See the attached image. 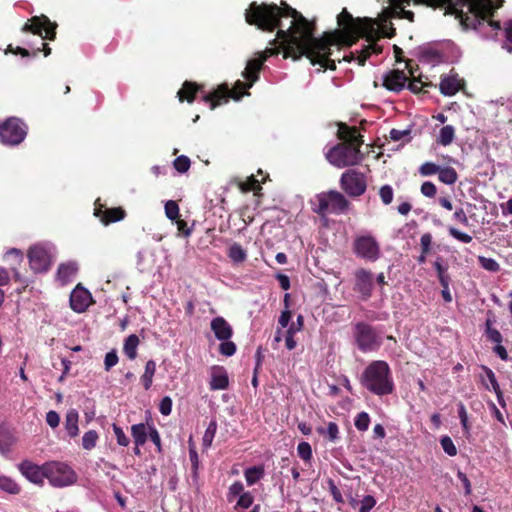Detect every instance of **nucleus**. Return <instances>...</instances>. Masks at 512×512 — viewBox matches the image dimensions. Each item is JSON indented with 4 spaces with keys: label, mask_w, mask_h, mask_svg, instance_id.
<instances>
[{
    "label": "nucleus",
    "mask_w": 512,
    "mask_h": 512,
    "mask_svg": "<svg viewBox=\"0 0 512 512\" xmlns=\"http://www.w3.org/2000/svg\"><path fill=\"white\" fill-rule=\"evenodd\" d=\"M245 21L265 32L277 29L276 38L270 42L274 47L266 48L259 58L265 61L280 53L283 49L285 59L299 60L307 57L312 65H320L324 70H335V59H331L333 37L317 38L315 23L307 20L299 11L285 1L275 3L252 2L245 11Z\"/></svg>",
    "instance_id": "1"
},
{
    "label": "nucleus",
    "mask_w": 512,
    "mask_h": 512,
    "mask_svg": "<svg viewBox=\"0 0 512 512\" xmlns=\"http://www.w3.org/2000/svg\"><path fill=\"white\" fill-rule=\"evenodd\" d=\"M361 385L371 393L384 396L394 391V382L387 362L383 360L372 361L360 377Z\"/></svg>",
    "instance_id": "2"
},
{
    "label": "nucleus",
    "mask_w": 512,
    "mask_h": 512,
    "mask_svg": "<svg viewBox=\"0 0 512 512\" xmlns=\"http://www.w3.org/2000/svg\"><path fill=\"white\" fill-rule=\"evenodd\" d=\"M369 21L370 20L367 18H354L351 13L346 9H343L337 17L338 25L341 27L340 33H325L321 38L333 37V39H335V43L331 46L338 45V43L341 42L346 46L351 47L360 37L365 35L368 27L364 24Z\"/></svg>",
    "instance_id": "3"
},
{
    "label": "nucleus",
    "mask_w": 512,
    "mask_h": 512,
    "mask_svg": "<svg viewBox=\"0 0 512 512\" xmlns=\"http://www.w3.org/2000/svg\"><path fill=\"white\" fill-rule=\"evenodd\" d=\"M253 86L251 82H243L237 80L234 86L230 89L228 84H220L216 89L210 93L202 96V101L209 104L210 109L214 110L216 107L225 104L229 99L236 101L240 100L244 95H249L247 92Z\"/></svg>",
    "instance_id": "4"
},
{
    "label": "nucleus",
    "mask_w": 512,
    "mask_h": 512,
    "mask_svg": "<svg viewBox=\"0 0 512 512\" xmlns=\"http://www.w3.org/2000/svg\"><path fill=\"white\" fill-rule=\"evenodd\" d=\"M326 158L338 168L356 165L362 159L359 142L356 143V147L349 143H338L329 149Z\"/></svg>",
    "instance_id": "5"
},
{
    "label": "nucleus",
    "mask_w": 512,
    "mask_h": 512,
    "mask_svg": "<svg viewBox=\"0 0 512 512\" xmlns=\"http://www.w3.org/2000/svg\"><path fill=\"white\" fill-rule=\"evenodd\" d=\"M353 335L357 348L363 353L377 351L382 345V339L376 329L368 323H356Z\"/></svg>",
    "instance_id": "6"
},
{
    "label": "nucleus",
    "mask_w": 512,
    "mask_h": 512,
    "mask_svg": "<svg viewBox=\"0 0 512 512\" xmlns=\"http://www.w3.org/2000/svg\"><path fill=\"white\" fill-rule=\"evenodd\" d=\"M316 199L318 204L314 208V212L318 215H325L326 213L339 214L345 212L350 206V202L345 196L336 190L321 193L317 195Z\"/></svg>",
    "instance_id": "7"
},
{
    "label": "nucleus",
    "mask_w": 512,
    "mask_h": 512,
    "mask_svg": "<svg viewBox=\"0 0 512 512\" xmlns=\"http://www.w3.org/2000/svg\"><path fill=\"white\" fill-rule=\"evenodd\" d=\"M45 471L49 483L54 487H65L77 481V474L66 463L51 461L45 463Z\"/></svg>",
    "instance_id": "8"
},
{
    "label": "nucleus",
    "mask_w": 512,
    "mask_h": 512,
    "mask_svg": "<svg viewBox=\"0 0 512 512\" xmlns=\"http://www.w3.org/2000/svg\"><path fill=\"white\" fill-rule=\"evenodd\" d=\"M26 135L27 126L19 118L10 117L0 123V142L4 145H19Z\"/></svg>",
    "instance_id": "9"
},
{
    "label": "nucleus",
    "mask_w": 512,
    "mask_h": 512,
    "mask_svg": "<svg viewBox=\"0 0 512 512\" xmlns=\"http://www.w3.org/2000/svg\"><path fill=\"white\" fill-rule=\"evenodd\" d=\"M29 266L34 273H46L53 264L51 248L44 244H35L28 249Z\"/></svg>",
    "instance_id": "10"
},
{
    "label": "nucleus",
    "mask_w": 512,
    "mask_h": 512,
    "mask_svg": "<svg viewBox=\"0 0 512 512\" xmlns=\"http://www.w3.org/2000/svg\"><path fill=\"white\" fill-rule=\"evenodd\" d=\"M340 187L348 196L359 197L367 189L366 177L358 170L348 169L341 175Z\"/></svg>",
    "instance_id": "11"
},
{
    "label": "nucleus",
    "mask_w": 512,
    "mask_h": 512,
    "mask_svg": "<svg viewBox=\"0 0 512 512\" xmlns=\"http://www.w3.org/2000/svg\"><path fill=\"white\" fill-rule=\"evenodd\" d=\"M353 252L366 261L375 262L379 259L380 245L372 235L357 236L353 241Z\"/></svg>",
    "instance_id": "12"
},
{
    "label": "nucleus",
    "mask_w": 512,
    "mask_h": 512,
    "mask_svg": "<svg viewBox=\"0 0 512 512\" xmlns=\"http://www.w3.org/2000/svg\"><path fill=\"white\" fill-rule=\"evenodd\" d=\"M56 28V23L51 22L47 16L41 15L29 19L23 26L22 31L38 35L43 40H54L56 38Z\"/></svg>",
    "instance_id": "13"
},
{
    "label": "nucleus",
    "mask_w": 512,
    "mask_h": 512,
    "mask_svg": "<svg viewBox=\"0 0 512 512\" xmlns=\"http://www.w3.org/2000/svg\"><path fill=\"white\" fill-rule=\"evenodd\" d=\"M354 276V291L359 293L363 300H368L372 296L374 287V278L372 272L365 268H359L355 271Z\"/></svg>",
    "instance_id": "14"
},
{
    "label": "nucleus",
    "mask_w": 512,
    "mask_h": 512,
    "mask_svg": "<svg viewBox=\"0 0 512 512\" xmlns=\"http://www.w3.org/2000/svg\"><path fill=\"white\" fill-rule=\"evenodd\" d=\"M94 215L99 218L105 226L123 220L127 213L122 207L107 208L100 203V199L95 202Z\"/></svg>",
    "instance_id": "15"
},
{
    "label": "nucleus",
    "mask_w": 512,
    "mask_h": 512,
    "mask_svg": "<svg viewBox=\"0 0 512 512\" xmlns=\"http://www.w3.org/2000/svg\"><path fill=\"white\" fill-rule=\"evenodd\" d=\"M412 0H388L390 6L386 9V14L389 18L407 19L410 22L414 21V13L410 10H405V5H410ZM416 4H425L427 6L437 8L438 6L430 5L423 0H414Z\"/></svg>",
    "instance_id": "16"
},
{
    "label": "nucleus",
    "mask_w": 512,
    "mask_h": 512,
    "mask_svg": "<svg viewBox=\"0 0 512 512\" xmlns=\"http://www.w3.org/2000/svg\"><path fill=\"white\" fill-rule=\"evenodd\" d=\"M94 303L91 293L78 284L70 295V307L74 312L83 313Z\"/></svg>",
    "instance_id": "17"
},
{
    "label": "nucleus",
    "mask_w": 512,
    "mask_h": 512,
    "mask_svg": "<svg viewBox=\"0 0 512 512\" xmlns=\"http://www.w3.org/2000/svg\"><path fill=\"white\" fill-rule=\"evenodd\" d=\"M18 469L26 479L34 484L42 485L44 479H47L45 464L39 466L30 460H24L18 465Z\"/></svg>",
    "instance_id": "18"
},
{
    "label": "nucleus",
    "mask_w": 512,
    "mask_h": 512,
    "mask_svg": "<svg viewBox=\"0 0 512 512\" xmlns=\"http://www.w3.org/2000/svg\"><path fill=\"white\" fill-rule=\"evenodd\" d=\"M337 137L342 140L341 143H349L356 147V143L359 142V148L363 144V136L360 134L359 129L356 126H349L346 123H338Z\"/></svg>",
    "instance_id": "19"
},
{
    "label": "nucleus",
    "mask_w": 512,
    "mask_h": 512,
    "mask_svg": "<svg viewBox=\"0 0 512 512\" xmlns=\"http://www.w3.org/2000/svg\"><path fill=\"white\" fill-rule=\"evenodd\" d=\"M408 78L401 70H392L383 78V86L393 92H400L404 89Z\"/></svg>",
    "instance_id": "20"
},
{
    "label": "nucleus",
    "mask_w": 512,
    "mask_h": 512,
    "mask_svg": "<svg viewBox=\"0 0 512 512\" xmlns=\"http://www.w3.org/2000/svg\"><path fill=\"white\" fill-rule=\"evenodd\" d=\"M210 327L215 337L220 341L229 340L233 335L232 326L221 316L213 318Z\"/></svg>",
    "instance_id": "21"
},
{
    "label": "nucleus",
    "mask_w": 512,
    "mask_h": 512,
    "mask_svg": "<svg viewBox=\"0 0 512 512\" xmlns=\"http://www.w3.org/2000/svg\"><path fill=\"white\" fill-rule=\"evenodd\" d=\"M203 91V86L192 81H184L182 84V87L177 92V98L178 100L183 103L184 101H187L188 103H193L196 99V95L199 92Z\"/></svg>",
    "instance_id": "22"
},
{
    "label": "nucleus",
    "mask_w": 512,
    "mask_h": 512,
    "mask_svg": "<svg viewBox=\"0 0 512 512\" xmlns=\"http://www.w3.org/2000/svg\"><path fill=\"white\" fill-rule=\"evenodd\" d=\"M229 385V378L227 371L223 366H213L211 369V390H224Z\"/></svg>",
    "instance_id": "23"
},
{
    "label": "nucleus",
    "mask_w": 512,
    "mask_h": 512,
    "mask_svg": "<svg viewBox=\"0 0 512 512\" xmlns=\"http://www.w3.org/2000/svg\"><path fill=\"white\" fill-rule=\"evenodd\" d=\"M265 58H254L247 62L246 68L243 71V77L251 83H255L259 79L260 71L264 65Z\"/></svg>",
    "instance_id": "24"
},
{
    "label": "nucleus",
    "mask_w": 512,
    "mask_h": 512,
    "mask_svg": "<svg viewBox=\"0 0 512 512\" xmlns=\"http://www.w3.org/2000/svg\"><path fill=\"white\" fill-rule=\"evenodd\" d=\"M440 92L445 96H453L461 89V81L456 76H448L441 79Z\"/></svg>",
    "instance_id": "25"
},
{
    "label": "nucleus",
    "mask_w": 512,
    "mask_h": 512,
    "mask_svg": "<svg viewBox=\"0 0 512 512\" xmlns=\"http://www.w3.org/2000/svg\"><path fill=\"white\" fill-rule=\"evenodd\" d=\"M304 326V317L300 314L297 316L296 322H293L286 330L285 345L288 350H293L297 343L294 339V335L297 331L302 330Z\"/></svg>",
    "instance_id": "26"
},
{
    "label": "nucleus",
    "mask_w": 512,
    "mask_h": 512,
    "mask_svg": "<svg viewBox=\"0 0 512 512\" xmlns=\"http://www.w3.org/2000/svg\"><path fill=\"white\" fill-rule=\"evenodd\" d=\"M78 421V412L75 409L69 410L65 417V429L71 438L76 437L79 433Z\"/></svg>",
    "instance_id": "27"
},
{
    "label": "nucleus",
    "mask_w": 512,
    "mask_h": 512,
    "mask_svg": "<svg viewBox=\"0 0 512 512\" xmlns=\"http://www.w3.org/2000/svg\"><path fill=\"white\" fill-rule=\"evenodd\" d=\"M139 343L140 340L135 334H131L125 339L123 351L130 360H134L137 357V347Z\"/></svg>",
    "instance_id": "28"
},
{
    "label": "nucleus",
    "mask_w": 512,
    "mask_h": 512,
    "mask_svg": "<svg viewBox=\"0 0 512 512\" xmlns=\"http://www.w3.org/2000/svg\"><path fill=\"white\" fill-rule=\"evenodd\" d=\"M156 372V363L154 360H148L145 364V370L140 380L145 390H149L153 383V377Z\"/></svg>",
    "instance_id": "29"
},
{
    "label": "nucleus",
    "mask_w": 512,
    "mask_h": 512,
    "mask_svg": "<svg viewBox=\"0 0 512 512\" xmlns=\"http://www.w3.org/2000/svg\"><path fill=\"white\" fill-rule=\"evenodd\" d=\"M131 435L136 446H143L148 437L145 424L139 423L131 426Z\"/></svg>",
    "instance_id": "30"
},
{
    "label": "nucleus",
    "mask_w": 512,
    "mask_h": 512,
    "mask_svg": "<svg viewBox=\"0 0 512 512\" xmlns=\"http://www.w3.org/2000/svg\"><path fill=\"white\" fill-rule=\"evenodd\" d=\"M316 431L330 442H336L339 439V427L335 422H329L327 427H317Z\"/></svg>",
    "instance_id": "31"
},
{
    "label": "nucleus",
    "mask_w": 512,
    "mask_h": 512,
    "mask_svg": "<svg viewBox=\"0 0 512 512\" xmlns=\"http://www.w3.org/2000/svg\"><path fill=\"white\" fill-rule=\"evenodd\" d=\"M405 62H406V68L409 70V73H410V75L412 76V79H411V80H410V82L408 83L407 88H408L411 92H413V93L417 94V93H419V92L422 90V88L425 86V83H423V82H422V80H421L420 78L415 77V75H414V67H413V65H412L413 60L408 59V60H406Z\"/></svg>",
    "instance_id": "32"
},
{
    "label": "nucleus",
    "mask_w": 512,
    "mask_h": 512,
    "mask_svg": "<svg viewBox=\"0 0 512 512\" xmlns=\"http://www.w3.org/2000/svg\"><path fill=\"white\" fill-rule=\"evenodd\" d=\"M76 272L77 267L74 263H62L58 267L57 276L59 280L66 283L76 274Z\"/></svg>",
    "instance_id": "33"
},
{
    "label": "nucleus",
    "mask_w": 512,
    "mask_h": 512,
    "mask_svg": "<svg viewBox=\"0 0 512 512\" xmlns=\"http://www.w3.org/2000/svg\"><path fill=\"white\" fill-rule=\"evenodd\" d=\"M433 267L437 273L439 283L451 282V277L448 274V265L445 263L442 257H437V259L433 263Z\"/></svg>",
    "instance_id": "34"
},
{
    "label": "nucleus",
    "mask_w": 512,
    "mask_h": 512,
    "mask_svg": "<svg viewBox=\"0 0 512 512\" xmlns=\"http://www.w3.org/2000/svg\"><path fill=\"white\" fill-rule=\"evenodd\" d=\"M227 255L234 263H242L247 259L246 251L236 242L229 247Z\"/></svg>",
    "instance_id": "35"
},
{
    "label": "nucleus",
    "mask_w": 512,
    "mask_h": 512,
    "mask_svg": "<svg viewBox=\"0 0 512 512\" xmlns=\"http://www.w3.org/2000/svg\"><path fill=\"white\" fill-rule=\"evenodd\" d=\"M0 489L12 495H17L21 492V487L15 480L8 476H0Z\"/></svg>",
    "instance_id": "36"
},
{
    "label": "nucleus",
    "mask_w": 512,
    "mask_h": 512,
    "mask_svg": "<svg viewBox=\"0 0 512 512\" xmlns=\"http://www.w3.org/2000/svg\"><path fill=\"white\" fill-rule=\"evenodd\" d=\"M455 137V129L452 125H446L441 128L437 137V143L442 146L450 145Z\"/></svg>",
    "instance_id": "37"
},
{
    "label": "nucleus",
    "mask_w": 512,
    "mask_h": 512,
    "mask_svg": "<svg viewBox=\"0 0 512 512\" xmlns=\"http://www.w3.org/2000/svg\"><path fill=\"white\" fill-rule=\"evenodd\" d=\"M245 479L248 485H254L257 483L264 475L263 466H253L247 468L244 472Z\"/></svg>",
    "instance_id": "38"
},
{
    "label": "nucleus",
    "mask_w": 512,
    "mask_h": 512,
    "mask_svg": "<svg viewBox=\"0 0 512 512\" xmlns=\"http://www.w3.org/2000/svg\"><path fill=\"white\" fill-rule=\"evenodd\" d=\"M438 178L442 183H445L447 185H453L458 179V174L456 170L452 167H440L438 172Z\"/></svg>",
    "instance_id": "39"
},
{
    "label": "nucleus",
    "mask_w": 512,
    "mask_h": 512,
    "mask_svg": "<svg viewBox=\"0 0 512 512\" xmlns=\"http://www.w3.org/2000/svg\"><path fill=\"white\" fill-rule=\"evenodd\" d=\"M239 188L242 192H258L262 189L260 182L255 178L254 175L247 177V179L243 182H240Z\"/></svg>",
    "instance_id": "40"
},
{
    "label": "nucleus",
    "mask_w": 512,
    "mask_h": 512,
    "mask_svg": "<svg viewBox=\"0 0 512 512\" xmlns=\"http://www.w3.org/2000/svg\"><path fill=\"white\" fill-rule=\"evenodd\" d=\"M216 431H217V422L215 420H212L208 427L206 428L205 432H204V435H203V447L208 449L212 442H213V439L215 437V434H216Z\"/></svg>",
    "instance_id": "41"
},
{
    "label": "nucleus",
    "mask_w": 512,
    "mask_h": 512,
    "mask_svg": "<svg viewBox=\"0 0 512 512\" xmlns=\"http://www.w3.org/2000/svg\"><path fill=\"white\" fill-rule=\"evenodd\" d=\"M99 436L95 430H89L82 437V446L85 450H92L97 443Z\"/></svg>",
    "instance_id": "42"
},
{
    "label": "nucleus",
    "mask_w": 512,
    "mask_h": 512,
    "mask_svg": "<svg viewBox=\"0 0 512 512\" xmlns=\"http://www.w3.org/2000/svg\"><path fill=\"white\" fill-rule=\"evenodd\" d=\"M485 325H486L485 333H486L487 339L496 344H500L503 340V337L497 329L492 328V320L487 319Z\"/></svg>",
    "instance_id": "43"
},
{
    "label": "nucleus",
    "mask_w": 512,
    "mask_h": 512,
    "mask_svg": "<svg viewBox=\"0 0 512 512\" xmlns=\"http://www.w3.org/2000/svg\"><path fill=\"white\" fill-rule=\"evenodd\" d=\"M370 416L367 412H360L356 415L354 425L358 431L364 432L369 428Z\"/></svg>",
    "instance_id": "44"
},
{
    "label": "nucleus",
    "mask_w": 512,
    "mask_h": 512,
    "mask_svg": "<svg viewBox=\"0 0 512 512\" xmlns=\"http://www.w3.org/2000/svg\"><path fill=\"white\" fill-rule=\"evenodd\" d=\"M478 262H479L480 266L487 271L498 272L500 270L499 263L493 258L479 256Z\"/></svg>",
    "instance_id": "45"
},
{
    "label": "nucleus",
    "mask_w": 512,
    "mask_h": 512,
    "mask_svg": "<svg viewBox=\"0 0 512 512\" xmlns=\"http://www.w3.org/2000/svg\"><path fill=\"white\" fill-rule=\"evenodd\" d=\"M379 196L384 205H389L393 201L394 191L393 188L386 184L380 187Z\"/></svg>",
    "instance_id": "46"
},
{
    "label": "nucleus",
    "mask_w": 512,
    "mask_h": 512,
    "mask_svg": "<svg viewBox=\"0 0 512 512\" xmlns=\"http://www.w3.org/2000/svg\"><path fill=\"white\" fill-rule=\"evenodd\" d=\"M190 165H191L190 159L185 155L178 156L173 161V166L179 173L187 172L190 168Z\"/></svg>",
    "instance_id": "47"
},
{
    "label": "nucleus",
    "mask_w": 512,
    "mask_h": 512,
    "mask_svg": "<svg viewBox=\"0 0 512 512\" xmlns=\"http://www.w3.org/2000/svg\"><path fill=\"white\" fill-rule=\"evenodd\" d=\"M237 347L236 344L232 341L225 340L221 341L219 345V353L223 356L230 357L236 353Z\"/></svg>",
    "instance_id": "48"
},
{
    "label": "nucleus",
    "mask_w": 512,
    "mask_h": 512,
    "mask_svg": "<svg viewBox=\"0 0 512 512\" xmlns=\"http://www.w3.org/2000/svg\"><path fill=\"white\" fill-rule=\"evenodd\" d=\"M440 444L444 452L449 456L457 455V448L449 436H443L440 440Z\"/></svg>",
    "instance_id": "49"
},
{
    "label": "nucleus",
    "mask_w": 512,
    "mask_h": 512,
    "mask_svg": "<svg viewBox=\"0 0 512 512\" xmlns=\"http://www.w3.org/2000/svg\"><path fill=\"white\" fill-rule=\"evenodd\" d=\"M165 214L170 220H176L179 218V206L177 202L169 200L165 204Z\"/></svg>",
    "instance_id": "50"
},
{
    "label": "nucleus",
    "mask_w": 512,
    "mask_h": 512,
    "mask_svg": "<svg viewBox=\"0 0 512 512\" xmlns=\"http://www.w3.org/2000/svg\"><path fill=\"white\" fill-rule=\"evenodd\" d=\"M298 456L304 461H309L312 458L311 445L308 442H301L297 446Z\"/></svg>",
    "instance_id": "51"
},
{
    "label": "nucleus",
    "mask_w": 512,
    "mask_h": 512,
    "mask_svg": "<svg viewBox=\"0 0 512 512\" xmlns=\"http://www.w3.org/2000/svg\"><path fill=\"white\" fill-rule=\"evenodd\" d=\"M244 493V486L242 482L235 481L233 484L230 485L227 493V499L228 501H232L233 498L240 496Z\"/></svg>",
    "instance_id": "52"
},
{
    "label": "nucleus",
    "mask_w": 512,
    "mask_h": 512,
    "mask_svg": "<svg viewBox=\"0 0 512 512\" xmlns=\"http://www.w3.org/2000/svg\"><path fill=\"white\" fill-rule=\"evenodd\" d=\"M253 501V495L250 492H244L242 495L239 496L235 509H248L253 504Z\"/></svg>",
    "instance_id": "53"
},
{
    "label": "nucleus",
    "mask_w": 512,
    "mask_h": 512,
    "mask_svg": "<svg viewBox=\"0 0 512 512\" xmlns=\"http://www.w3.org/2000/svg\"><path fill=\"white\" fill-rule=\"evenodd\" d=\"M448 233L451 237L454 239L462 242V243H470L472 241V237L464 232H461L460 230L456 229L455 227H449Z\"/></svg>",
    "instance_id": "54"
},
{
    "label": "nucleus",
    "mask_w": 512,
    "mask_h": 512,
    "mask_svg": "<svg viewBox=\"0 0 512 512\" xmlns=\"http://www.w3.org/2000/svg\"><path fill=\"white\" fill-rule=\"evenodd\" d=\"M119 361L116 350H112L106 353L104 358V369L105 371H110Z\"/></svg>",
    "instance_id": "55"
},
{
    "label": "nucleus",
    "mask_w": 512,
    "mask_h": 512,
    "mask_svg": "<svg viewBox=\"0 0 512 512\" xmlns=\"http://www.w3.org/2000/svg\"><path fill=\"white\" fill-rule=\"evenodd\" d=\"M113 432L115 434L118 445L124 446V447L129 445L130 440L126 436V434L124 433L123 429L120 426L113 424Z\"/></svg>",
    "instance_id": "56"
},
{
    "label": "nucleus",
    "mask_w": 512,
    "mask_h": 512,
    "mask_svg": "<svg viewBox=\"0 0 512 512\" xmlns=\"http://www.w3.org/2000/svg\"><path fill=\"white\" fill-rule=\"evenodd\" d=\"M439 169L440 167L435 163L425 162L420 166L419 172L422 176H430L438 173Z\"/></svg>",
    "instance_id": "57"
},
{
    "label": "nucleus",
    "mask_w": 512,
    "mask_h": 512,
    "mask_svg": "<svg viewBox=\"0 0 512 512\" xmlns=\"http://www.w3.org/2000/svg\"><path fill=\"white\" fill-rule=\"evenodd\" d=\"M376 505V500L372 495H366L361 501L359 512H370Z\"/></svg>",
    "instance_id": "58"
},
{
    "label": "nucleus",
    "mask_w": 512,
    "mask_h": 512,
    "mask_svg": "<svg viewBox=\"0 0 512 512\" xmlns=\"http://www.w3.org/2000/svg\"><path fill=\"white\" fill-rule=\"evenodd\" d=\"M159 411L162 415L168 416L172 411V399L169 396H165L161 399L159 404Z\"/></svg>",
    "instance_id": "59"
},
{
    "label": "nucleus",
    "mask_w": 512,
    "mask_h": 512,
    "mask_svg": "<svg viewBox=\"0 0 512 512\" xmlns=\"http://www.w3.org/2000/svg\"><path fill=\"white\" fill-rule=\"evenodd\" d=\"M458 416L460 418V422H461V425L463 427V430L465 432H469V424H468V416H467V411H466V408L464 406L463 403H460L459 404V407H458Z\"/></svg>",
    "instance_id": "60"
},
{
    "label": "nucleus",
    "mask_w": 512,
    "mask_h": 512,
    "mask_svg": "<svg viewBox=\"0 0 512 512\" xmlns=\"http://www.w3.org/2000/svg\"><path fill=\"white\" fill-rule=\"evenodd\" d=\"M421 193L429 198H432L437 193V188L434 183L426 181L421 185Z\"/></svg>",
    "instance_id": "61"
},
{
    "label": "nucleus",
    "mask_w": 512,
    "mask_h": 512,
    "mask_svg": "<svg viewBox=\"0 0 512 512\" xmlns=\"http://www.w3.org/2000/svg\"><path fill=\"white\" fill-rule=\"evenodd\" d=\"M505 38L504 48L508 52H512V20H510L505 27Z\"/></svg>",
    "instance_id": "62"
},
{
    "label": "nucleus",
    "mask_w": 512,
    "mask_h": 512,
    "mask_svg": "<svg viewBox=\"0 0 512 512\" xmlns=\"http://www.w3.org/2000/svg\"><path fill=\"white\" fill-rule=\"evenodd\" d=\"M483 369H484L486 376L492 386L493 391L498 392L500 390V386H499V383L496 379L494 372L486 366H484Z\"/></svg>",
    "instance_id": "63"
},
{
    "label": "nucleus",
    "mask_w": 512,
    "mask_h": 512,
    "mask_svg": "<svg viewBox=\"0 0 512 512\" xmlns=\"http://www.w3.org/2000/svg\"><path fill=\"white\" fill-rule=\"evenodd\" d=\"M46 422L51 428L58 427L60 423V416L56 411H49L46 414Z\"/></svg>",
    "instance_id": "64"
}]
</instances>
